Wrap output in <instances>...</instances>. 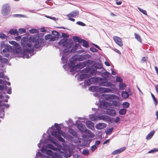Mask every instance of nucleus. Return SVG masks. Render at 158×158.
<instances>
[{"label":"nucleus","instance_id":"nucleus-1","mask_svg":"<svg viewBox=\"0 0 158 158\" xmlns=\"http://www.w3.org/2000/svg\"><path fill=\"white\" fill-rule=\"evenodd\" d=\"M86 67L80 71V81H82L84 79L89 78L90 75V72L92 70L95 64V62L91 60H86Z\"/></svg>","mask_w":158,"mask_h":158},{"label":"nucleus","instance_id":"nucleus-2","mask_svg":"<svg viewBox=\"0 0 158 158\" xmlns=\"http://www.w3.org/2000/svg\"><path fill=\"white\" fill-rule=\"evenodd\" d=\"M79 61V56L75 55L69 59L70 62L69 63V66L71 67V69L70 72H78L79 71V64L78 62Z\"/></svg>","mask_w":158,"mask_h":158},{"label":"nucleus","instance_id":"nucleus-3","mask_svg":"<svg viewBox=\"0 0 158 158\" xmlns=\"http://www.w3.org/2000/svg\"><path fill=\"white\" fill-rule=\"evenodd\" d=\"M80 132L82 134V137L86 138L88 139H92L90 138H93L95 136V134L91 131L88 130L85 126L80 123Z\"/></svg>","mask_w":158,"mask_h":158},{"label":"nucleus","instance_id":"nucleus-4","mask_svg":"<svg viewBox=\"0 0 158 158\" xmlns=\"http://www.w3.org/2000/svg\"><path fill=\"white\" fill-rule=\"evenodd\" d=\"M98 77H91L87 80H85L84 82V84L82 85V86L84 88H86L90 85L98 82V80L101 79Z\"/></svg>","mask_w":158,"mask_h":158},{"label":"nucleus","instance_id":"nucleus-5","mask_svg":"<svg viewBox=\"0 0 158 158\" xmlns=\"http://www.w3.org/2000/svg\"><path fill=\"white\" fill-rule=\"evenodd\" d=\"M70 40L63 39L60 40L58 42V44L59 45H62L64 47H67L68 48H71L73 45V43L72 42H70Z\"/></svg>","mask_w":158,"mask_h":158},{"label":"nucleus","instance_id":"nucleus-6","mask_svg":"<svg viewBox=\"0 0 158 158\" xmlns=\"http://www.w3.org/2000/svg\"><path fill=\"white\" fill-rule=\"evenodd\" d=\"M101 98L103 99H105L109 102L112 101L113 99H116L117 100L119 99V98L118 96L113 94H103L101 96Z\"/></svg>","mask_w":158,"mask_h":158},{"label":"nucleus","instance_id":"nucleus-7","mask_svg":"<svg viewBox=\"0 0 158 158\" xmlns=\"http://www.w3.org/2000/svg\"><path fill=\"white\" fill-rule=\"evenodd\" d=\"M82 138V139L80 138V146H89L90 143L91 142L92 139H88L86 138Z\"/></svg>","mask_w":158,"mask_h":158},{"label":"nucleus","instance_id":"nucleus-8","mask_svg":"<svg viewBox=\"0 0 158 158\" xmlns=\"http://www.w3.org/2000/svg\"><path fill=\"white\" fill-rule=\"evenodd\" d=\"M98 78H101L100 79H101L98 80V83H99V86L109 87L110 85V82L108 81L107 79L101 77H98Z\"/></svg>","mask_w":158,"mask_h":158},{"label":"nucleus","instance_id":"nucleus-9","mask_svg":"<svg viewBox=\"0 0 158 158\" xmlns=\"http://www.w3.org/2000/svg\"><path fill=\"white\" fill-rule=\"evenodd\" d=\"M102 68H103L102 65L101 63L98 62L95 63L94 68L90 72L91 75H94L96 74L97 72L98 73V71H97V69H101Z\"/></svg>","mask_w":158,"mask_h":158},{"label":"nucleus","instance_id":"nucleus-10","mask_svg":"<svg viewBox=\"0 0 158 158\" xmlns=\"http://www.w3.org/2000/svg\"><path fill=\"white\" fill-rule=\"evenodd\" d=\"M111 106V104L110 102H107L104 100H101L100 101L99 107L101 109H106L107 107Z\"/></svg>","mask_w":158,"mask_h":158},{"label":"nucleus","instance_id":"nucleus-11","mask_svg":"<svg viewBox=\"0 0 158 158\" xmlns=\"http://www.w3.org/2000/svg\"><path fill=\"white\" fill-rule=\"evenodd\" d=\"M10 12V7L7 4H5L3 5L2 10V14L3 15L6 16L8 15Z\"/></svg>","mask_w":158,"mask_h":158},{"label":"nucleus","instance_id":"nucleus-12","mask_svg":"<svg viewBox=\"0 0 158 158\" xmlns=\"http://www.w3.org/2000/svg\"><path fill=\"white\" fill-rule=\"evenodd\" d=\"M1 47L2 48H4L2 50V52L4 53H6L9 51L11 49V47L8 44H5L3 42L1 43Z\"/></svg>","mask_w":158,"mask_h":158},{"label":"nucleus","instance_id":"nucleus-13","mask_svg":"<svg viewBox=\"0 0 158 158\" xmlns=\"http://www.w3.org/2000/svg\"><path fill=\"white\" fill-rule=\"evenodd\" d=\"M98 120H103L106 122H109L111 121L112 118L110 117L105 115H98Z\"/></svg>","mask_w":158,"mask_h":158},{"label":"nucleus","instance_id":"nucleus-14","mask_svg":"<svg viewBox=\"0 0 158 158\" xmlns=\"http://www.w3.org/2000/svg\"><path fill=\"white\" fill-rule=\"evenodd\" d=\"M102 87H99L98 86H91L89 88V90L91 92H100L101 93Z\"/></svg>","mask_w":158,"mask_h":158},{"label":"nucleus","instance_id":"nucleus-15","mask_svg":"<svg viewBox=\"0 0 158 158\" xmlns=\"http://www.w3.org/2000/svg\"><path fill=\"white\" fill-rule=\"evenodd\" d=\"M113 39L115 43L119 46L121 47L123 46L122 40L120 37L117 36H114Z\"/></svg>","mask_w":158,"mask_h":158},{"label":"nucleus","instance_id":"nucleus-16","mask_svg":"<svg viewBox=\"0 0 158 158\" xmlns=\"http://www.w3.org/2000/svg\"><path fill=\"white\" fill-rule=\"evenodd\" d=\"M78 15V12L73 11L69 14L67 15V16L69 18V19L72 21H75L74 19L72 18V17H74L77 16Z\"/></svg>","mask_w":158,"mask_h":158},{"label":"nucleus","instance_id":"nucleus-17","mask_svg":"<svg viewBox=\"0 0 158 158\" xmlns=\"http://www.w3.org/2000/svg\"><path fill=\"white\" fill-rule=\"evenodd\" d=\"M85 125L89 128L93 130L95 129L94 123L90 120H87L86 121Z\"/></svg>","mask_w":158,"mask_h":158},{"label":"nucleus","instance_id":"nucleus-18","mask_svg":"<svg viewBox=\"0 0 158 158\" xmlns=\"http://www.w3.org/2000/svg\"><path fill=\"white\" fill-rule=\"evenodd\" d=\"M62 132V130L60 127L57 128V131H53L52 133V135L56 138L58 136L61 135V132Z\"/></svg>","mask_w":158,"mask_h":158},{"label":"nucleus","instance_id":"nucleus-19","mask_svg":"<svg viewBox=\"0 0 158 158\" xmlns=\"http://www.w3.org/2000/svg\"><path fill=\"white\" fill-rule=\"evenodd\" d=\"M104 70H105V71L103 72H102V71H98V74L99 75H101L103 77V78L106 79L108 77L110 74V73L105 69H104Z\"/></svg>","mask_w":158,"mask_h":158},{"label":"nucleus","instance_id":"nucleus-20","mask_svg":"<svg viewBox=\"0 0 158 158\" xmlns=\"http://www.w3.org/2000/svg\"><path fill=\"white\" fill-rule=\"evenodd\" d=\"M106 109V114L109 115L111 116H114L116 115V112L114 109L109 108Z\"/></svg>","mask_w":158,"mask_h":158},{"label":"nucleus","instance_id":"nucleus-21","mask_svg":"<svg viewBox=\"0 0 158 158\" xmlns=\"http://www.w3.org/2000/svg\"><path fill=\"white\" fill-rule=\"evenodd\" d=\"M32 38V42L34 43V47L35 48H39L40 47V45L39 44V39H36L35 37H33Z\"/></svg>","mask_w":158,"mask_h":158},{"label":"nucleus","instance_id":"nucleus-22","mask_svg":"<svg viewBox=\"0 0 158 158\" xmlns=\"http://www.w3.org/2000/svg\"><path fill=\"white\" fill-rule=\"evenodd\" d=\"M126 147H123L118 149L115 150L113 151L111 153V155H115L118 154L124 151L126 149Z\"/></svg>","mask_w":158,"mask_h":158},{"label":"nucleus","instance_id":"nucleus-23","mask_svg":"<svg viewBox=\"0 0 158 158\" xmlns=\"http://www.w3.org/2000/svg\"><path fill=\"white\" fill-rule=\"evenodd\" d=\"M81 43L82 46L85 48H87L89 46V44L87 41L80 37V44Z\"/></svg>","mask_w":158,"mask_h":158},{"label":"nucleus","instance_id":"nucleus-24","mask_svg":"<svg viewBox=\"0 0 158 158\" xmlns=\"http://www.w3.org/2000/svg\"><path fill=\"white\" fill-rule=\"evenodd\" d=\"M106 126V124L105 123H99L96 125L95 127L98 130H100L105 128Z\"/></svg>","mask_w":158,"mask_h":158},{"label":"nucleus","instance_id":"nucleus-25","mask_svg":"<svg viewBox=\"0 0 158 158\" xmlns=\"http://www.w3.org/2000/svg\"><path fill=\"white\" fill-rule=\"evenodd\" d=\"M91 56L89 54H85L83 55H80V61H83L86 59H88Z\"/></svg>","mask_w":158,"mask_h":158},{"label":"nucleus","instance_id":"nucleus-26","mask_svg":"<svg viewBox=\"0 0 158 158\" xmlns=\"http://www.w3.org/2000/svg\"><path fill=\"white\" fill-rule=\"evenodd\" d=\"M42 152L44 154H45L47 155L50 156H52L53 153V152L51 150H47L46 148H42Z\"/></svg>","mask_w":158,"mask_h":158},{"label":"nucleus","instance_id":"nucleus-27","mask_svg":"<svg viewBox=\"0 0 158 158\" xmlns=\"http://www.w3.org/2000/svg\"><path fill=\"white\" fill-rule=\"evenodd\" d=\"M89 119L92 121H95L98 120V115H96L94 114L89 115Z\"/></svg>","mask_w":158,"mask_h":158},{"label":"nucleus","instance_id":"nucleus-28","mask_svg":"<svg viewBox=\"0 0 158 158\" xmlns=\"http://www.w3.org/2000/svg\"><path fill=\"white\" fill-rule=\"evenodd\" d=\"M130 96V94L126 91H123L121 93V97L124 99L128 98Z\"/></svg>","mask_w":158,"mask_h":158},{"label":"nucleus","instance_id":"nucleus-29","mask_svg":"<svg viewBox=\"0 0 158 158\" xmlns=\"http://www.w3.org/2000/svg\"><path fill=\"white\" fill-rule=\"evenodd\" d=\"M155 132L154 130H152L147 136L146 138L148 140H149L152 138Z\"/></svg>","mask_w":158,"mask_h":158},{"label":"nucleus","instance_id":"nucleus-30","mask_svg":"<svg viewBox=\"0 0 158 158\" xmlns=\"http://www.w3.org/2000/svg\"><path fill=\"white\" fill-rule=\"evenodd\" d=\"M111 104V105L115 107H119L121 105V103L119 101L115 100H112Z\"/></svg>","mask_w":158,"mask_h":158},{"label":"nucleus","instance_id":"nucleus-31","mask_svg":"<svg viewBox=\"0 0 158 158\" xmlns=\"http://www.w3.org/2000/svg\"><path fill=\"white\" fill-rule=\"evenodd\" d=\"M127 86L126 84L123 82L120 83L118 85L119 88L120 90H123L125 89Z\"/></svg>","mask_w":158,"mask_h":158},{"label":"nucleus","instance_id":"nucleus-32","mask_svg":"<svg viewBox=\"0 0 158 158\" xmlns=\"http://www.w3.org/2000/svg\"><path fill=\"white\" fill-rule=\"evenodd\" d=\"M112 90L109 88L102 87L101 93H103L112 92Z\"/></svg>","mask_w":158,"mask_h":158},{"label":"nucleus","instance_id":"nucleus-33","mask_svg":"<svg viewBox=\"0 0 158 158\" xmlns=\"http://www.w3.org/2000/svg\"><path fill=\"white\" fill-rule=\"evenodd\" d=\"M9 43L12 45H14L13 47L14 48H19L20 45L19 44L17 43L16 42L14 41H10L9 42Z\"/></svg>","mask_w":158,"mask_h":158},{"label":"nucleus","instance_id":"nucleus-34","mask_svg":"<svg viewBox=\"0 0 158 158\" xmlns=\"http://www.w3.org/2000/svg\"><path fill=\"white\" fill-rule=\"evenodd\" d=\"M79 46V44H75V45L73 46L71 50V52L72 53L75 52L77 50V48Z\"/></svg>","mask_w":158,"mask_h":158},{"label":"nucleus","instance_id":"nucleus-35","mask_svg":"<svg viewBox=\"0 0 158 158\" xmlns=\"http://www.w3.org/2000/svg\"><path fill=\"white\" fill-rule=\"evenodd\" d=\"M28 40V38L27 37H23L21 40V43L22 45L24 46L25 45V44L27 42Z\"/></svg>","mask_w":158,"mask_h":158},{"label":"nucleus","instance_id":"nucleus-36","mask_svg":"<svg viewBox=\"0 0 158 158\" xmlns=\"http://www.w3.org/2000/svg\"><path fill=\"white\" fill-rule=\"evenodd\" d=\"M127 112V109L126 108H123L120 109L118 111L119 114L121 115H125Z\"/></svg>","mask_w":158,"mask_h":158},{"label":"nucleus","instance_id":"nucleus-37","mask_svg":"<svg viewBox=\"0 0 158 158\" xmlns=\"http://www.w3.org/2000/svg\"><path fill=\"white\" fill-rule=\"evenodd\" d=\"M9 33L11 35H18V32L16 29H11L9 31Z\"/></svg>","mask_w":158,"mask_h":158},{"label":"nucleus","instance_id":"nucleus-38","mask_svg":"<svg viewBox=\"0 0 158 158\" xmlns=\"http://www.w3.org/2000/svg\"><path fill=\"white\" fill-rule=\"evenodd\" d=\"M82 154L84 155L87 156L89 154V151L87 148H84L82 152Z\"/></svg>","mask_w":158,"mask_h":158},{"label":"nucleus","instance_id":"nucleus-39","mask_svg":"<svg viewBox=\"0 0 158 158\" xmlns=\"http://www.w3.org/2000/svg\"><path fill=\"white\" fill-rule=\"evenodd\" d=\"M111 119V122H109L110 123H112L114 122H115V123H117L118 122H119L120 120V118L119 117H117L116 118V119H115L114 118H112Z\"/></svg>","mask_w":158,"mask_h":158},{"label":"nucleus","instance_id":"nucleus-40","mask_svg":"<svg viewBox=\"0 0 158 158\" xmlns=\"http://www.w3.org/2000/svg\"><path fill=\"white\" fill-rule=\"evenodd\" d=\"M47 147L54 151L57 150V148L53 145L51 144H48L47 145Z\"/></svg>","mask_w":158,"mask_h":158},{"label":"nucleus","instance_id":"nucleus-41","mask_svg":"<svg viewBox=\"0 0 158 158\" xmlns=\"http://www.w3.org/2000/svg\"><path fill=\"white\" fill-rule=\"evenodd\" d=\"M87 63L86 61H84L82 63L80 62V71H81L80 69L83 68L84 67L87 66Z\"/></svg>","mask_w":158,"mask_h":158},{"label":"nucleus","instance_id":"nucleus-42","mask_svg":"<svg viewBox=\"0 0 158 158\" xmlns=\"http://www.w3.org/2000/svg\"><path fill=\"white\" fill-rule=\"evenodd\" d=\"M152 97L154 102V103L155 106H156L158 103V101L156 98L155 97V96L152 93H151Z\"/></svg>","mask_w":158,"mask_h":158},{"label":"nucleus","instance_id":"nucleus-43","mask_svg":"<svg viewBox=\"0 0 158 158\" xmlns=\"http://www.w3.org/2000/svg\"><path fill=\"white\" fill-rule=\"evenodd\" d=\"M69 133L74 136L77 135L76 131L72 129H69Z\"/></svg>","mask_w":158,"mask_h":158},{"label":"nucleus","instance_id":"nucleus-44","mask_svg":"<svg viewBox=\"0 0 158 158\" xmlns=\"http://www.w3.org/2000/svg\"><path fill=\"white\" fill-rule=\"evenodd\" d=\"M122 105L123 108L126 109L129 107L130 103L128 102H125L123 103Z\"/></svg>","mask_w":158,"mask_h":158},{"label":"nucleus","instance_id":"nucleus-45","mask_svg":"<svg viewBox=\"0 0 158 158\" xmlns=\"http://www.w3.org/2000/svg\"><path fill=\"white\" fill-rule=\"evenodd\" d=\"M110 83H111L110 84V85L109 86L110 88V89H112L113 90H117V89H116V88L115 87H116L115 85L113 84L111 82H110Z\"/></svg>","mask_w":158,"mask_h":158},{"label":"nucleus","instance_id":"nucleus-46","mask_svg":"<svg viewBox=\"0 0 158 158\" xmlns=\"http://www.w3.org/2000/svg\"><path fill=\"white\" fill-rule=\"evenodd\" d=\"M114 129V128L113 127H111L110 128H108L106 131H105V133L106 135H108L111 133L113 130Z\"/></svg>","mask_w":158,"mask_h":158},{"label":"nucleus","instance_id":"nucleus-47","mask_svg":"<svg viewBox=\"0 0 158 158\" xmlns=\"http://www.w3.org/2000/svg\"><path fill=\"white\" fill-rule=\"evenodd\" d=\"M135 39L138 41H139L140 42H141V40L140 37V36L138 34L136 33H135Z\"/></svg>","mask_w":158,"mask_h":158},{"label":"nucleus","instance_id":"nucleus-48","mask_svg":"<svg viewBox=\"0 0 158 158\" xmlns=\"http://www.w3.org/2000/svg\"><path fill=\"white\" fill-rule=\"evenodd\" d=\"M158 151V148H154L152 149L149 151L148 153H154Z\"/></svg>","mask_w":158,"mask_h":158},{"label":"nucleus","instance_id":"nucleus-49","mask_svg":"<svg viewBox=\"0 0 158 158\" xmlns=\"http://www.w3.org/2000/svg\"><path fill=\"white\" fill-rule=\"evenodd\" d=\"M116 81L120 83L123 82V79L121 77L117 76L116 78Z\"/></svg>","mask_w":158,"mask_h":158},{"label":"nucleus","instance_id":"nucleus-50","mask_svg":"<svg viewBox=\"0 0 158 158\" xmlns=\"http://www.w3.org/2000/svg\"><path fill=\"white\" fill-rule=\"evenodd\" d=\"M59 38L58 36H53L51 37L50 41H53L57 40Z\"/></svg>","mask_w":158,"mask_h":158},{"label":"nucleus","instance_id":"nucleus-51","mask_svg":"<svg viewBox=\"0 0 158 158\" xmlns=\"http://www.w3.org/2000/svg\"><path fill=\"white\" fill-rule=\"evenodd\" d=\"M138 9L143 14L145 15H147V11L146 10H143L139 7H138Z\"/></svg>","mask_w":158,"mask_h":158},{"label":"nucleus","instance_id":"nucleus-52","mask_svg":"<svg viewBox=\"0 0 158 158\" xmlns=\"http://www.w3.org/2000/svg\"><path fill=\"white\" fill-rule=\"evenodd\" d=\"M16 49L14 50V52L18 54L20 53L21 52V49H20V46H19V48H15Z\"/></svg>","mask_w":158,"mask_h":158},{"label":"nucleus","instance_id":"nucleus-53","mask_svg":"<svg viewBox=\"0 0 158 158\" xmlns=\"http://www.w3.org/2000/svg\"><path fill=\"white\" fill-rule=\"evenodd\" d=\"M30 33L32 34L37 33L38 32V31L35 29H32L29 31Z\"/></svg>","mask_w":158,"mask_h":158},{"label":"nucleus","instance_id":"nucleus-54","mask_svg":"<svg viewBox=\"0 0 158 158\" xmlns=\"http://www.w3.org/2000/svg\"><path fill=\"white\" fill-rule=\"evenodd\" d=\"M52 36V35L51 34H47L46 35L45 37L44 38L45 40H50L51 37Z\"/></svg>","mask_w":158,"mask_h":158},{"label":"nucleus","instance_id":"nucleus-55","mask_svg":"<svg viewBox=\"0 0 158 158\" xmlns=\"http://www.w3.org/2000/svg\"><path fill=\"white\" fill-rule=\"evenodd\" d=\"M0 38L2 39H5L6 38V36L5 34L3 33H0Z\"/></svg>","mask_w":158,"mask_h":158},{"label":"nucleus","instance_id":"nucleus-56","mask_svg":"<svg viewBox=\"0 0 158 158\" xmlns=\"http://www.w3.org/2000/svg\"><path fill=\"white\" fill-rule=\"evenodd\" d=\"M126 92H127V93L130 94V96H131L132 94V93L131 91L130 90V88H127L126 89V90L125 91Z\"/></svg>","mask_w":158,"mask_h":158},{"label":"nucleus","instance_id":"nucleus-57","mask_svg":"<svg viewBox=\"0 0 158 158\" xmlns=\"http://www.w3.org/2000/svg\"><path fill=\"white\" fill-rule=\"evenodd\" d=\"M148 59V57H143L141 60V62L142 63H143L146 61Z\"/></svg>","mask_w":158,"mask_h":158},{"label":"nucleus","instance_id":"nucleus-58","mask_svg":"<svg viewBox=\"0 0 158 158\" xmlns=\"http://www.w3.org/2000/svg\"><path fill=\"white\" fill-rule=\"evenodd\" d=\"M90 50L93 52H98L97 49L93 47H91L90 48Z\"/></svg>","mask_w":158,"mask_h":158},{"label":"nucleus","instance_id":"nucleus-59","mask_svg":"<svg viewBox=\"0 0 158 158\" xmlns=\"http://www.w3.org/2000/svg\"><path fill=\"white\" fill-rule=\"evenodd\" d=\"M74 41L75 42H79V37L75 36L73 37Z\"/></svg>","mask_w":158,"mask_h":158},{"label":"nucleus","instance_id":"nucleus-60","mask_svg":"<svg viewBox=\"0 0 158 158\" xmlns=\"http://www.w3.org/2000/svg\"><path fill=\"white\" fill-rule=\"evenodd\" d=\"M19 32L20 33H23L26 32V30L24 28H20L19 30Z\"/></svg>","mask_w":158,"mask_h":158},{"label":"nucleus","instance_id":"nucleus-61","mask_svg":"<svg viewBox=\"0 0 158 158\" xmlns=\"http://www.w3.org/2000/svg\"><path fill=\"white\" fill-rule=\"evenodd\" d=\"M0 60H1L2 62L4 61L5 63H6L8 61L7 59L4 58H2V56L1 55H0Z\"/></svg>","mask_w":158,"mask_h":158},{"label":"nucleus","instance_id":"nucleus-62","mask_svg":"<svg viewBox=\"0 0 158 158\" xmlns=\"http://www.w3.org/2000/svg\"><path fill=\"white\" fill-rule=\"evenodd\" d=\"M57 138L58 139L59 141L61 142H63L64 141V139H63L62 137L61 136V135L57 137Z\"/></svg>","mask_w":158,"mask_h":158},{"label":"nucleus","instance_id":"nucleus-63","mask_svg":"<svg viewBox=\"0 0 158 158\" xmlns=\"http://www.w3.org/2000/svg\"><path fill=\"white\" fill-rule=\"evenodd\" d=\"M97 146L95 145V144H94L91 146V150L92 151L94 152L97 148Z\"/></svg>","mask_w":158,"mask_h":158},{"label":"nucleus","instance_id":"nucleus-64","mask_svg":"<svg viewBox=\"0 0 158 158\" xmlns=\"http://www.w3.org/2000/svg\"><path fill=\"white\" fill-rule=\"evenodd\" d=\"M52 33L54 36H58L59 35V33L56 31H52Z\"/></svg>","mask_w":158,"mask_h":158}]
</instances>
